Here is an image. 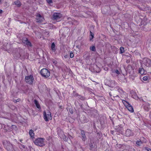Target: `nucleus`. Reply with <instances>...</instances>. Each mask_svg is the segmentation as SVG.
Wrapping results in <instances>:
<instances>
[{"label": "nucleus", "instance_id": "1", "mask_svg": "<svg viewBox=\"0 0 151 151\" xmlns=\"http://www.w3.org/2000/svg\"><path fill=\"white\" fill-rule=\"evenodd\" d=\"M2 144L5 148L8 151H13L14 150V146L9 141L6 140H2Z\"/></svg>", "mask_w": 151, "mask_h": 151}, {"label": "nucleus", "instance_id": "2", "mask_svg": "<svg viewBox=\"0 0 151 151\" xmlns=\"http://www.w3.org/2000/svg\"><path fill=\"white\" fill-rule=\"evenodd\" d=\"M44 140V138H38L35 139L34 141V142L36 145L40 147H42L45 145Z\"/></svg>", "mask_w": 151, "mask_h": 151}, {"label": "nucleus", "instance_id": "3", "mask_svg": "<svg viewBox=\"0 0 151 151\" xmlns=\"http://www.w3.org/2000/svg\"><path fill=\"white\" fill-rule=\"evenodd\" d=\"M140 63L142 66L144 64L147 67H150L151 66V60L149 58H144L142 60L140 61Z\"/></svg>", "mask_w": 151, "mask_h": 151}, {"label": "nucleus", "instance_id": "4", "mask_svg": "<svg viewBox=\"0 0 151 151\" xmlns=\"http://www.w3.org/2000/svg\"><path fill=\"white\" fill-rule=\"evenodd\" d=\"M40 73L42 76L44 78H48L50 75V72L48 69L43 68L40 71Z\"/></svg>", "mask_w": 151, "mask_h": 151}, {"label": "nucleus", "instance_id": "5", "mask_svg": "<svg viewBox=\"0 0 151 151\" xmlns=\"http://www.w3.org/2000/svg\"><path fill=\"white\" fill-rule=\"evenodd\" d=\"M22 40L25 46L28 47H32V43L27 38L23 37Z\"/></svg>", "mask_w": 151, "mask_h": 151}, {"label": "nucleus", "instance_id": "6", "mask_svg": "<svg viewBox=\"0 0 151 151\" xmlns=\"http://www.w3.org/2000/svg\"><path fill=\"white\" fill-rule=\"evenodd\" d=\"M25 80L27 83L32 85L34 80V78L32 75H30L29 76H26Z\"/></svg>", "mask_w": 151, "mask_h": 151}, {"label": "nucleus", "instance_id": "7", "mask_svg": "<svg viewBox=\"0 0 151 151\" xmlns=\"http://www.w3.org/2000/svg\"><path fill=\"white\" fill-rule=\"evenodd\" d=\"M122 102L129 111L131 112H133V108L128 102L125 100H122Z\"/></svg>", "mask_w": 151, "mask_h": 151}, {"label": "nucleus", "instance_id": "8", "mask_svg": "<svg viewBox=\"0 0 151 151\" xmlns=\"http://www.w3.org/2000/svg\"><path fill=\"white\" fill-rule=\"evenodd\" d=\"M89 116L92 117H96L98 116V111L95 109L88 110V112Z\"/></svg>", "mask_w": 151, "mask_h": 151}, {"label": "nucleus", "instance_id": "9", "mask_svg": "<svg viewBox=\"0 0 151 151\" xmlns=\"http://www.w3.org/2000/svg\"><path fill=\"white\" fill-rule=\"evenodd\" d=\"M62 17V15L59 13H54L52 17V19L57 21H59V19Z\"/></svg>", "mask_w": 151, "mask_h": 151}, {"label": "nucleus", "instance_id": "10", "mask_svg": "<svg viewBox=\"0 0 151 151\" xmlns=\"http://www.w3.org/2000/svg\"><path fill=\"white\" fill-rule=\"evenodd\" d=\"M89 69L91 71L96 73L99 72L100 68L96 64H93L90 67Z\"/></svg>", "mask_w": 151, "mask_h": 151}, {"label": "nucleus", "instance_id": "11", "mask_svg": "<svg viewBox=\"0 0 151 151\" xmlns=\"http://www.w3.org/2000/svg\"><path fill=\"white\" fill-rule=\"evenodd\" d=\"M101 125L104 126L106 123L107 122L106 118L105 116L101 115L99 119Z\"/></svg>", "mask_w": 151, "mask_h": 151}, {"label": "nucleus", "instance_id": "12", "mask_svg": "<svg viewBox=\"0 0 151 151\" xmlns=\"http://www.w3.org/2000/svg\"><path fill=\"white\" fill-rule=\"evenodd\" d=\"M48 114H46L45 111H44L43 112L44 119L45 121H48V119L51 118V113L50 112H48Z\"/></svg>", "mask_w": 151, "mask_h": 151}, {"label": "nucleus", "instance_id": "13", "mask_svg": "<svg viewBox=\"0 0 151 151\" xmlns=\"http://www.w3.org/2000/svg\"><path fill=\"white\" fill-rule=\"evenodd\" d=\"M90 141V142L89 144V149L90 150H92L94 148H95L96 147V143L94 142V140H93L92 139H91Z\"/></svg>", "mask_w": 151, "mask_h": 151}, {"label": "nucleus", "instance_id": "14", "mask_svg": "<svg viewBox=\"0 0 151 151\" xmlns=\"http://www.w3.org/2000/svg\"><path fill=\"white\" fill-rule=\"evenodd\" d=\"M81 138L83 141L85 142L87 139V137L83 130L81 129Z\"/></svg>", "mask_w": 151, "mask_h": 151}, {"label": "nucleus", "instance_id": "15", "mask_svg": "<svg viewBox=\"0 0 151 151\" xmlns=\"http://www.w3.org/2000/svg\"><path fill=\"white\" fill-rule=\"evenodd\" d=\"M144 109L146 111H148L150 108V104L148 102H145L143 105Z\"/></svg>", "mask_w": 151, "mask_h": 151}, {"label": "nucleus", "instance_id": "16", "mask_svg": "<svg viewBox=\"0 0 151 151\" xmlns=\"http://www.w3.org/2000/svg\"><path fill=\"white\" fill-rule=\"evenodd\" d=\"M43 18L39 14H37L36 15V20L37 22L40 23L43 21Z\"/></svg>", "mask_w": 151, "mask_h": 151}, {"label": "nucleus", "instance_id": "17", "mask_svg": "<svg viewBox=\"0 0 151 151\" xmlns=\"http://www.w3.org/2000/svg\"><path fill=\"white\" fill-rule=\"evenodd\" d=\"M125 135L127 137H130L133 135V132L129 129H127L126 131Z\"/></svg>", "mask_w": 151, "mask_h": 151}, {"label": "nucleus", "instance_id": "18", "mask_svg": "<svg viewBox=\"0 0 151 151\" xmlns=\"http://www.w3.org/2000/svg\"><path fill=\"white\" fill-rule=\"evenodd\" d=\"M80 120L82 123H85L87 122L88 121V119L85 116L82 115L81 117Z\"/></svg>", "mask_w": 151, "mask_h": 151}, {"label": "nucleus", "instance_id": "19", "mask_svg": "<svg viewBox=\"0 0 151 151\" xmlns=\"http://www.w3.org/2000/svg\"><path fill=\"white\" fill-rule=\"evenodd\" d=\"M139 73L141 75L145 74H146L147 72L145 70L144 68H143V66L141 65V67L139 68Z\"/></svg>", "mask_w": 151, "mask_h": 151}, {"label": "nucleus", "instance_id": "20", "mask_svg": "<svg viewBox=\"0 0 151 151\" xmlns=\"http://www.w3.org/2000/svg\"><path fill=\"white\" fill-rule=\"evenodd\" d=\"M21 57H22V58H24V56L22 55L21 54L19 53L18 52L14 54V58L17 60L19 58Z\"/></svg>", "mask_w": 151, "mask_h": 151}, {"label": "nucleus", "instance_id": "21", "mask_svg": "<svg viewBox=\"0 0 151 151\" xmlns=\"http://www.w3.org/2000/svg\"><path fill=\"white\" fill-rule=\"evenodd\" d=\"M14 4L16 5L17 7H19L21 6L22 4L19 1L17 0L14 2Z\"/></svg>", "mask_w": 151, "mask_h": 151}, {"label": "nucleus", "instance_id": "22", "mask_svg": "<svg viewBox=\"0 0 151 151\" xmlns=\"http://www.w3.org/2000/svg\"><path fill=\"white\" fill-rule=\"evenodd\" d=\"M51 48L52 52H55L56 50V48L55 47V45L54 42H52L51 45Z\"/></svg>", "mask_w": 151, "mask_h": 151}, {"label": "nucleus", "instance_id": "23", "mask_svg": "<svg viewBox=\"0 0 151 151\" xmlns=\"http://www.w3.org/2000/svg\"><path fill=\"white\" fill-rule=\"evenodd\" d=\"M2 127H4V129L6 131H9L10 130L9 127L7 125L4 124L2 126Z\"/></svg>", "mask_w": 151, "mask_h": 151}, {"label": "nucleus", "instance_id": "24", "mask_svg": "<svg viewBox=\"0 0 151 151\" xmlns=\"http://www.w3.org/2000/svg\"><path fill=\"white\" fill-rule=\"evenodd\" d=\"M29 134L32 138H34V134L33 130L32 129L30 130L29 132Z\"/></svg>", "mask_w": 151, "mask_h": 151}, {"label": "nucleus", "instance_id": "25", "mask_svg": "<svg viewBox=\"0 0 151 151\" xmlns=\"http://www.w3.org/2000/svg\"><path fill=\"white\" fill-rule=\"evenodd\" d=\"M34 102L37 108L39 109H41L40 106L38 103V101L37 100L35 99L34 101Z\"/></svg>", "mask_w": 151, "mask_h": 151}, {"label": "nucleus", "instance_id": "26", "mask_svg": "<svg viewBox=\"0 0 151 151\" xmlns=\"http://www.w3.org/2000/svg\"><path fill=\"white\" fill-rule=\"evenodd\" d=\"M116 130L117 132L121 133L123 132V127L120 126L118 127Z\"/></svg>", "mask_w": 151, "mask_h": 151}, {"label": "nucleus", "instance_id": "27", "mask_svg": "<svg viewBox=\"0 0 151 151\" xmlns=\"http://www.w3.org/2000/svg\"><path fill=\"white\" fill-rule=\"evenodd\" d=\"M130 148L129 146L128 145H125L124 144H123L122 145V146L121 149V150L122 149L124 150L125 149H129Z\"/></svg>", "mask_w": 151, "mask_h": 151}, {"label": "nucleus", "instance_id": "28", "mask_svg": "<svg viewBox=\"0 0 151 151\" xmlns=\"http://www.w3.org/2000/svg\"><path fill=\"white\" fill-rule=\"evenodd\" d=\"M90 50L95 52L96 51V48L95 46L92 45L90 46Z\"/></svg>", "mask_w": 151, "mask_h": 151}, {"label": "nucleus", "instance_id": "29", "mask_svg": "<svg viewBox=\"0 0 151 151\" xmlns=\"http://www.w3.org/2000/svg\"><path fill=\"white\" fill-rule=\"evenodd\" d=\"M77 98L78 99L82 101L86 99V98L84 96H82L80 95L78 96Z\"/></svg>", "mask_w": 151, "mask_h": 151}, {"label": "nucleus", "instance_id": "30", "mask_svg": "<svg viewBox=\"0 0 151 151\" xmlns=\"http://www.w3.org/2000/svg\"><path fill=\"white\" fill-rule=\"evenodd\" d=\"M90 40H91L94 37V34L91 31H90Z\"/></svg>", "mask_w": 151, "mask_h": 151}, {"label": "nucleus", "instance_id": "31", "mask_svg": "<svg viewBox=\"0 0 151 151\" xmlns=\"http://www.w3.org/2000/svg\"><path fill=\"white\" fill-rule=\"evenodd\" d=\"M142 143V142L140 140H137L136 142V144L138 146H140Z\"/></svg>", "mask_w": 151, "mask_h": 151}, {"label": "nucleus", "instance_id": "32", "mask_svg": "<svg viewBox=\"0 0 151 151\" xmlns=\"http://www.w3.org/2000/svg\"><path fill=\"white\" fill-rule=\"evenodd\" d=\"M120 54H122L124 51V48L123 47H120Z\"/></svg>", "mask_w": 151, "mask_h": 151}, {"label": "nucleus", "instance_id": "33", "mask_svg": "<svg viewBox=\"0 0 151 151\" xmlns=\"http://www.w3.org/2000/svg\"><path fill=\"white\" fill-rule=\"evenodd\" d=\"M67 110L69 111V112L71 114H73V109H72V107H70L68 108H67Z\"/></svg>", "mask_w": 151, "mask_h": 151}, {"label": "nucleus", "instance_id": "34", "mask_svg": "<svg viewBox=\"0 0 151 151\" xmlns=\"http://www.w3.org/2000/svg\"><path fill=\"white\" fill-rule=\"evenodd\" d=\"M19 145L20 146L19 147L20 148H23V149H24L25 148V145L21 144V143H18Z\"/></svg>", "mask_w": 151, "mask_h": 151}, {"label": "nucleus", "instance_id": "35", "mask_svg": "<svg viewBox=\"0 0 151 151\" xmlns=\"http://www.w3.org/2000/svg\"><path fill=\"white\" fill-rule=\"evenodd\" d=\"M105 83V84L106 85H107V86H109V87H113V86L112 85V84L108 83H106V82Z\"/></svg>", "mask_w": 151, "mask_h": 151}, {"label": "nucleus", "instance_id": "36", "mask_svg": "<svg viewBox=\"0 0 151 151\" xmlns=\"http://www.w3.org/2000/svg\"><path fill=\"white\" fill-rule=\"evenodd\" d=\"M97 136L98 137L99 139H100L102 136V134L101 133L98 132L97 133Z\"/></svg>", "mask_w": 151, "mask_h": 151}, {"label": "nucleus", "instance_id": "37", "mask_svg": "<svg viewBox=\"0 0 151 151\" xmlns=\"http://www.w3.org/2000/svg\"><path fill=\"white\" fill-rule=\"evenodd\" d=\"M127 69V71H128V72L130 74V71H129V70H130V69H131L132 70V66L131 65L128 66Z\"/></svg>", "mask_w": 151, "mask_h": 151}, {"label": "nucleus", "instance_id": "38", "mask_svg": "<svg viewBox=\"0 0 151 151\" xmlns=\"http://www.w3.org/2000/svg\"><path fill=\"white\" fill-rule=\"evenodd\" d=\"M148 79V77L146 76H144L142 78L143 80L144 81H146Z\"/></svg>", "mask_w": 151, "mask_h": 151}, {"label": "nucleus", "instance_id": "39", "mask_svg": "<svg viewBox=\"0 0 151 151\" xmlns=\"http://www.w3.org/2000/svg\"><path fill=\"white\" fill-rule=\"evenodd\" d=\"M118 91L120 93H124V91H123L122 88H120L118 89Z\"/></svg>", "mask_w": 151, "mask_h": 151}, {"label": "nucleus", "instance_id": "40", "mask_svg": "<svg viewBox=\"0 0 151 151\" xmlns=\"http://www.w3.org/2000/svg\"><path fill=\"white\" fill-rule=\"evenodd\" d=\"M73 95L74 97H78V96L79 95L77 93H76L74 91H73Z\"/></svg>", "mask_w": 151, "mask_h": 151}, {"label": "nucleus", "instance_id": "41", "mask_svg": "<svg viewBox=\"0 0 151 151\" xmlns=\"http://www.w3.org/2000/svg\"><path fill=\"white\" fill-rule=\"evenodd\" d=\"M116 145L118 147V148L119 149H121V148L122 147V145H121L120 144L118 145V144H116Z\"/></svg>", "mask_w": 151, "mask_h": 151}, {"label": "nucleus", "instance_id": "42", "mask_svg": "<svg viewBox=\"0 0 151 151\" xmlns=\"http://www.w3.org/2000/svg\"><path fill=\"white\" fill-rule=\"evenodd\" d=\"M47 2L49 4H51L52 3V0H46Z\"/></svg>", "mask_w": 151, "mask_h": 151}, {"label": "nucleus", "instance_id": "43", "mask_svg": "<svg viewBox=\"0 0 151 151\" xmlns=\"http://www.w3.org/2000/svg\"><path fill=\"white\" fill-rule=\"evenodd\" d=\"M145 151H151V149L147 147H145Z\"/></svg>", "mask_w": 151, "mask_h": 151}, {"label": "nucleus", "instance_id": "44", "mask_svg": "<svg viewBox=\"0 0 151 151\" xmlns=\"http://www.w3.org/2000/svg\"><path fill=\"white\" fill-rule=\"evenodd\" d=\"M70 58H73L74 57V54L72 52L70 53Z\"/></svg>", "mask_w": 151, "mask_h": 151}, {"label": "nucleus", "instance_id": "45", "mask_svg": "<svg viewBox=\"0 0 151 151\" xmlns=\"http://www.w3.org/2000/svg\"><path fill=\"white\" fill-rule=\"evenodd\" d=\"M64 140L65 141H67L68 140V137L65 136L63 138Z\"/></svg>", "mask_w": 151, "mask_h": 151}, {"label": "nucleus", "instance_id": "46", "mask_svg": "<svg viewBox=\"0 0 151 151\" xmlns=\"http://www.w3.org/2000/svg\"><path fill=\"white\" fill-rule=\"evenodd\" d=\"M80 106L82 109H84L85 108L83 106V105L82 104L80 105Z\"/></svg>", "mask_w": 151, "mask_h": 151}, {"label": "nucleus", "instance_id": "47", "mask_svg": "<svg viewBox=\"0 0 151 151\" xmlns=\"http://www.w3.org/2000/svg\"><path fill=\"white\" fill-rule=\"evenodd\" d=\"M59 108L60 109L62 110H63V106L62 105H59Z\"/></svg>", "mask_w": 151, "mask_h": 151}, {"label": "nucleus", "instance_id": "48", "mask_svg": "<svg viewBox=\"0 0 151 151\" xmlns=\"http://www.w3.org/2000/svg\"><path fill=\"white\" fill-rule=\"evenodd\" d=\"M53 63L55 65H56L57 63V62L56 61H52Z\"/></svg>", "mask_w": 151, "mask_h": 151}, {"label": "nucleus", "instance_id": "49", "mask_svg": "<svg viewBox=\"0 0 151 151\" xmlns=\"http://www.w3.org/2000/svg\"><path fill=\"white\" fill-rule=\"evenodd\" d=\"M115 73L117 74H119V71L117 70H116L115 71Z\"/></svg>", "mask_w": 151, "mask_h": 151}, {"label": "nucleus", "instance_id": "50", "mask_svg": "<svg viewBox=\"0 0 151 151\" xmlns=\"http://www.w3.org/2000/svg\"><path fill=\"white\" fill-rule=\"evenodd\" d=\"M129 149H125L123 150H122L121 151H129Z\"/></svg>", "mask_w": 151, "mask_h": 151}, {"label": "nucleus", "instance_id": "51", "mask_svg": "<svg viewBox=\"0 0 151 151\" xmlns=\"http://www.w3.org/2000/svg\"><path fill=\"white\" fill-rule=\"evenodd\" d=\"M130 62V60H127L126 61V63H129Z\"/></svg>", "mask_w": 151, "mask_h": 151}, {"label": "nucleus", "instance_id": "52", "mask_svg": "<svg viewBox=\"0 0 151 151\" xmlns=\"http://www.w3.org/2000/svg\"><path fill=\"white\" fill-rule=\"evenodd\" d=\"M120 87L119 86H117L115 87V88L117 90H118V89H119L120 88Z\"/></svg>", "mask_w": 151, "mask_h": 151}, {"label": "nucleus", "instance_id": "53", "mask_svg": "<svg viewBox=\"0 0 151 151\" xmlns=\"http://www.w3.org/2000/svg\"><path fill=\"white\" fill-rule=\"evenodd\" d=\"M4 0H0V4H2L4 1Z\"/></svg>", "mask_w": 151, "mask_h": 151}, {"label": "nucleus", "instance_id": "54", "mask_svg": "<svg viewBox=\"0 0 151 151\" xmlns=\"http://www.w3.org/2000/svg\"><path fill=\"white\" fill-rule=\"evenodd\" d=\"M85 104L86 106H87L88 107H89L88 104V103L87 102H85Z\"/></svg>", "mask_w": 151, "mask_h": 151}, {"label": "nucleus", "instance_id": "55", "mask_svg": "<svg viewBox=\"0 0 151 151\" xmlns=\"http://www.w3.org/2000/svg\"><path fill=\"white\" fill-rule=\"evenodd\" d=\"M68 55H66L64 56V57L65 58H68Z\"/></svg>", "mask_w": 151, "mask_h": 151}, {"label": "nucleus", "instance_id": "56", "mask_svg": "<svg viewBox=\"0 0 151 151\" xmlns=\"http://www.w3.org/2000/svg\"><path fill=\"white\" fill-rule=\"evenodd\" d=\"M3 12V11L1 9L0 10V14H2Z\"/></svg>", "mask_w": 151, "mask_h": 151}, {"label": "nucleus", "instance_id": "57", "mask_svg": "<svg viewBox=\"0 0 151 151\" xmlns=\"http://www.w3.org/2000/svg\"><path fill=\"white\" fill-rule=\"evenodd\" d=\"M19 99H18L17 100H16V102H18L19 101Z\"/></svg>", "mask_w": 151, "mask_h": 151}, {"label": "nucleus", "instance_id": "58", "mask_svg": "<svg viewBox=\"0 0 151 151\" xmlns=\"http://www.w3.org/2000/svg\"><path fill=\"white\" fill-rule=\"evenodd\" d=\"M46 33H47V35H49V32H48L46 31Z\"/></svg>", "mask_w": 151, "mask_h": 151}, {"label": "nucleus", "instance_id": "59", "mask_svg": "<svg viewBox=\"0 0 151 151\" xmlns=\"http://www.w3.org/2000/svg\"><path fill=\"white\" fill-rule=\"evenodd\" d=\"M2 150H3V148H1L0 146V150L1 151H2Z\"/></svg>", "mask_w": 151, "mask_h": 151}, {"label": "nucleus", "instance_id": "60", "mask_svg": "<svg viewBox=\"0 0 151 151\" xmlns=\"http://www.w3.org/2000/svg\"><path fill=\"white\" fill-rule=\"evenodd\" d=\"M111 132L112 134H113L114 133V131H111Z\"/></svg>", "mask_w": 151, "mask_h": 151}, {"label": "nucleus", "instance_id": "61", "mask_svg": "<svg viewBox=\"0 0 151 151\" xmlns=\"http://www.w3.org/2000/svg\"><path fill=\"white\" fill-rule=\"evenodd\" d=\"M150 115H151V111H150Z\"/></svg>", "mask_w": 151, "mask_h": 151}, {"label": "nucleus", "instance_id": "62", "mask_svg": "<svg viewBox=\"0 0 151 151\" xmlns=\"http://www.w3.org/2000/svg\"><path fill=\"white\" fill-rule=\"evenodd\" d=\"M111 82H112V83H114V81H111Z\"/></svg>", "mask_w": 151, "mask_h": 151}, {"label": "nucleus", "instance_id": "63", "mask_svg": "<svg viewBox=\"0 0 151 151\" xmlns=\"http://www.w3.org/2000/svg\"><path fill=\"white\" fill-rule=\"evenodd\" d=\"M22 139H20V141L21 142H22Z\"/></svg>", "mask_w": 151, "mask_h": 151}, {"label": "nucleus", "instance_id": "64", "mask_svg": "<svg viewBox=\"0 0 151 151\" xmlns=\"http://www.w3.org/2000/svg\"><path fill=\"white\" fill-rule=\"evenodd\" d=\"M134 95H135L136 94V93H134Z\"/></svg>", "mask_w": 151, "mask_h": 151}]
</instances>
